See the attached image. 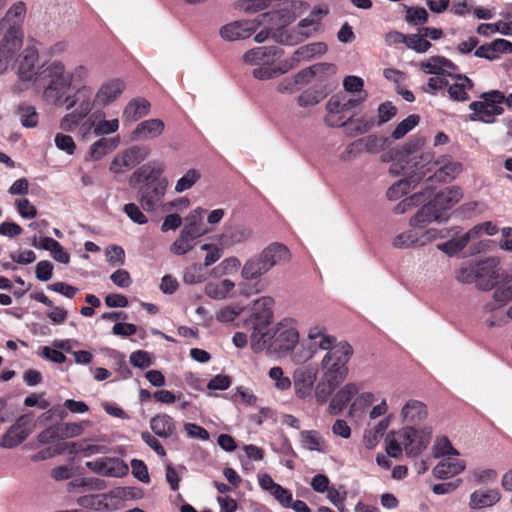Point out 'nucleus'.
Masks as SVG:
<instances>
[{"label":"nucleus","mask_w":512,"mask_h":512,"mask_svg":"<svg viewBox=\"0 0 512 512\" xmlns=\"http://www.w3.org/2000/svg\"><path fill=\"white\" fill-rule=\"evenodd\" d=\"M423 144L424 141L421 138L411 139L406 143L397 151L395 162L390 166L389 172L397 176L400 170L406 169L410 172L415 170L421 179L426 172L434 171L427 181L435 179L440 182H449L461 172V164L448 157L432 162V154L422 151Z\"/></svg>","instance_id":"obj_1"},{"label":"nucleus","mask_w":512,"mask_h":512,"mask_svg":"<svg viewBox=\"0 0 512 512\" xmlns=\"http://www.w3.org/2000/svg\"><path fill=\"white\" fill-rule=\"evenodd\" d=\"M291 252L287 246L280 242H273L266 246L261 252L249 257L241 268V277L246 281H257L251 289H242L241 293L247 297L265 290L261 284V278L276 266H282L290 262Z\"/></svg>","instance_id":"obj_2"},{"label":"nucleus","mask_w":512,"mask_h":512,"mask_svg":"<svg viewBox=\"0 0 512 512\" xmlns=\"http://www.w3.org/2000/svg\"><path fill=\"white\" fill-rule=\"evenodd\" d=\"M43 84V98L48 104L63 107L67 103L72 84V76L65 72L61 62H53L40 74Z\"/></svg>","instance_id":"obj_3"},{"label":"nucleus","mask_w":512,"mask_h":512,"mask_svg":"<svg viewBox=\"0 0 512 512\" xmlns=\"http://www.w3.org/2000/svg\"><path fill=\"white\" fill-rule=\"evenodd\" d=\"M458 187H448L438 192L432 200L423 205L410 220L413 227L422 226L432 221L446 220L444 213L457 204L462 198Z\"/></svg>","instance_id":"obj_4"},{"label":"nucleus","mask_w":512,"mask_h":512,"mask_svg":"<svg viewBox=\"0 0 512 512\" xmlns=\"http://www.w3.org/2000/svg\"><path fill=\"white\" fill-rule=\"evenodd\" d=\"M274 299L270 296H263L253 302L251 325V348L254 352H262L270 339L269 326L273 319L272 307Z\"/></svg>","instance_id":"obj_5"},{"label":"nucleus","mask_w":512,"mask_h":512,"mask_svg":"<svg viewBox=\"0 0 512 512\" xmlns=\"http://www.w3.org/2000/svg\"><path fill=\"white\" fill-rule=\"evenodd\" d=\"M353 353L351 345L341 342L328 351L322 359L323 377L342 383L348 375L347 363Z\"/></svg>","instance_id":"obj_6"},{"label":"nucleus","mask_w":512,"mask_h":512,"mask_svg":"<svg viewBox=\"0 0 512 512\" xmlns=\"http://www.w3.org/2000/svg\"><path fill=\"white\" fill-rule=\"evenodd\" d=\"M480 100L469 104V109L473 111L470 115L472 121H481L487 124L495 122V116L502 115L504 108V93L499 90H491L480 95Z\"/></svg>","instance_id":"obj_7"},{"label":"nucleus","mask_w":512,"mask_h":512,"mask_svg":"<svg viewBox=\"0 0 512 512\" xmlns=\"http://www.w3.org/2000/svg\"><path fill=\"white\" fill-rule=\"evenodd\" d=\"M299 341V333L292 319H284L279 322L270 333L269 342L264 350L284 354L292 351Z\"/></svg>","instance_id":"obj_8"},{"label":"nucleus","mask_w":512,"mask_h":512,"mask_svg":"<svg viewBox=\"0 0 512 512\" xmlns=\"http://www.w3.org/2000/svg\"><path fill=\"white\" fill-rule=\"evenodd\" d=\"M403 449L408 457H417L428 446L432 436L430 427L416 428L411 425H405L396 432Z\"/></svg>","instance_id":"obj_9"},{"label":"nucleus","mask_w":512,"mask_h":512,"mask_svg":"<svg viewBox=\"0 0 512 512\" xmlns=\"http://www.w3.org/2000/svg\"><path fill=\"white\" fill-rule=\"evenodd\" d=\"M150 149L145 146L133 145L118 152L112 159L109 170L115 175L124 174L145 161Z\"/></svg>","instance_id":"obj_10"},{"label":"nucleus","mask_w":512,"mask_h":512,"mask_svg":"<svg viewBox=\"0 0 512 512\" xmlns=\"http://www.w3.org/2000/svg\"><path fill=\"white\" fill-rule=\"evenodd\" d=\"M168 187V180L161 178L159 181L145 183L137 192V200L141 208L146 212L155 211L163 200Z\"/></svg>","instance_id":"obj_11"},{"label":"nucleus","mask_w":512,"mask_h":512,"mask_svg":"<svg viewBox=\"0 0 512 512\" xmlns=\"http://www.w3.org/2000/svg\"><path fill=\"white\" fill-rule=\"evenodd\" d=\"M23 44V31L21 26L12 24L0 41V73H2L21 49Z\"/></svg>","instance_id":"obj_12"},{"label":"nucleus","mask_w":512,"mask_h":512,"mask_svg":"<svg viewBox=\"0 0 512 512\" xmlns=\"http://www.w3.org/2000/svg\"><path fill=\"white\" fill-rule=\"evenodd\" d=\"M35 423L30 414L20 416L15 424L2 436L0 446L5 449H12L21 444L33 432Z\"/></svg>","instance_id":"obj_13"},{"label":"nucleus","mask_w":512,"mask_h":512,"mask_svg":"<svg viewBox=\"0 0 512 512\" xmlns=\"http://www.w3.org/2000/svg\"><path fill=\"white\" fill-rule=\"evenodd\" d=\"M497 265L494 258L476 262L475 285L478 289L489 291L497 285L500 277Z\"/></svg>","instance_id":"obj_14"},{"label":"nucleus","mask_w":512,"mask_h":512,"mask_svg":"<svg viewBox=\"0 0 512 512\" xmlns=\"http://www.w3.org/2000/svg\"><path fill=\"white\" fill-rule=\"evenodd\" d=\"M86 467L92 472L106 477H122L128 472V466L116 457H103L88 461Z\"/></svg>","instance_id":"obj_15"},{"label":"nucleus","mask_w":512,"mask_h":512,"mask_svg":"<svg viewBox=\"0 0 512 512\" xmlns=\"http://www.w3.org/2000/svg\"><path fill=\"white\" fill-rule=\"evenodd\" d=\"M325 14L326 12L322 11L321 9L311 11L307 17H305L298 23L296 28L290 30V37L292 39L288 42L298 43L311 37L313 32L318 30L321 17Z\"/></svg>","instance_id":"obj_16"},{"label":"nucleus","mask_w":512,"mask_h":512,"mask_svg":"<svg viewBox=\"0 0 512 512\" xmlns=\"http://www.w3.org/2000/svg\"><path fill=\"white\" fill-rule=\"evenodd\" d=\"M260 22L257 20H241L224 25L220 29V35L227 41H237L250 37L258 28Z\"/></svg>","instance_id":"obj_17"},{"label":"nucleus","mask_w":512,"mask_h":512,"mask_svg":"<svg viewBox=\"0 0 512 512\" xmlns=\"http://www.w3.org/2000/svg\"><path fill=\"white\" fill-rule=\"evenodd\" d=\"M317 378V370L312 367H299L293 373L294 391L297 397L304 399L310 396Z\"/></svg>","instance_id":"obj_18"},{"label":"nucleus","mask_w":512,"mask_h":512,"mask_svg":"<svg viewBox=\"0 0 512 512\" xmlns=\"http://www.w3.org/2000/svg\"><path fill=\"white\" fill-rule=\"evenodd\" d=\"M125 87V82L119 78L104 82L95 94L94 104L101 107L108 106L120 97Z\"/></svg>","instance_id":"obj_19"},{"label":"nucleus","mask_w":512,"mask_h":512,"mask_svg":"<svg viewBox=\"0 0 512 512\" xmlns=\"http://www.w3.org/2000/svg\"><path fill=\"white\" fill-rule=\"evenodd\" d=\"M282 55L276 46H261L248 50L243 55V61L249 65H272Z\"/></svg>","instance_id":"obj_20"},{"label":"nucleus","mask_w":512,"mask_h":512,"mask_svg":"<svg viewBox=\"0 0 512 512\" xmlns=\"http://www.w3.org/2000/svg\"><path fill=\"white\" fill-rule=\"evenodd\" d=\"M165 130V123L159 118H151L138 123L131 133L134 141H149L160 137Z\"/></svg>","instance_id":"obj_21"},{"label":"nucleus","mask_w":512,"mask_h":512,"mask_svg":"<svg viewBox=\"0 0 512 512\" xmlns=\"http://www.w3.org/2000/svg\"><path fill=\"white\" fill-rule=\"evenodd\" d=\"M165 170V165L159 161L148 162L137 168L130 176V185L138 184L142 181L145 183L151 181H159L160 176Z\"/></svg>","instance_id":"obj_22"},{"label":"nucleus","mask_w":512,"mask_h":512,"mask_svg":"<svg viewBox=\"0 0 512 512\" xmlns=\"http://www.w3.org/2000/svg\"><path fill=\"white\" fill-rule=\"evenodd\" d=\"M92 90L89 87L83 86L79 88L73 96L68 97V101L64 104L67 110L75 107V111L86 117L92 110L93 103Z\"/></svg>","instance_id":"obj_23"},{"label":"nucleus","mask_w":512,"mask_h":512,"mask_svg":"<svg viewBox=\"0 0 512 512\" xmlns=\"http://www.w3.org/2000/svg\"><path fill=\"white\" fill-rule=\"evenodd\" d=\"M360 389L361 386L356 383L350 382L345 384L332 397L329 404L330 414L335 415L340 413L351 399L358 394Z\"/></svg>","instance_id":"obj_24"},{"label":"nucleus","mask_w":512,"mask_h":512,"mask_svg":"<svg viewBox=\"0 0 512 512\" xmlns=\"http://www.w3.org/2000/svg\"><path fill=\"white\" fill-rule=\"evenodd\" d=\"M402 421L406 425L416 426L427 417V408L424 403L418 400H409L403 406L400 413Z\"/></svg>","instance_id":"obj_25"},{"label":"nucleus","mask_w":512,"mask_h":512,"mask_svg":"<svg viewBox=\"0 0 512 512\" xmlns=\"http://www.w3.org/2000/svg\"><path fill=\"white\" fill-rule=\"evenodd\" d=\"M448 75L455 80L448 88L449 98L453 101H467L469 99L468 91L474 86L472 80L463 74L448 73Z\"/></svg>","instance_id":"obj_26"},{"label":"nucleus","mask_w":512,"mask_h":512,"mask_svg":"<svg viewBox=\"0 0 512 512\" xmlns=\"http://www.w3.org/2000/svg\"><path fill=\"white\" fill-rule=\"evenodd\" d=\"M466 464L463 460L446 458L440 461L432 470V474L437 479H448L463 472Z\"/></svg>","instance_id":"obj_27"},{"label":"nucleus","mask_w":512,"mask_h":512,"mask_svg":"<svg viewBox=\"0 0 512 512\" xmlns=\"http://www.w3.org/2000/svg\"><path fill=\"white\" fill-rule=\"evenodd\" d=\"M150 111V102L145 98H134L125 106L122 114V120L126 123H132L146 116Z\"/></svg>","instance_id":"obj_28"},{"label":"nucleus","mask_w":512,"mask_h":512,"mask_svg":"<svg viewBox=\"0 0 512 512\" xmlns=\"http://www.w3.org/2000/svg\"><path fill=\"white\" fill-rule=\"evenodd\" d=\"M500 498L497 489L476 490L470 495L469 507L474 510L491 507L499 502Z\"/></svg>","instance_id":"obj_29"},{"label":"nucleus","mask_w":512,"mask_h":512,"mask_svg":"<svg viewBox=\"0 0 512 512\" xmlns=\"http://www.w3.org/2000/svg\"><path fill=\"white\" fill-rule=\"evenodd\" d=\"M401 172L408 174L409 177L401 179L388 189L387 196L390 200H396L401 195L407 194L411 189L415 188L416 184L420 181V176H418L415 170L410 172L404 169L400 170V173Z\"/></svg>","instance_id":"obj_30"},{"label":"nucleus","mask_w":512,"mask_h":512,"mask_svg":"<svg viewBox=\"0 0 512 512\" xmlns=\"http://www.w3.org/2000/svg\"><path fill=\"white\" fill-rule=\"evenodd\" d=\"M151 430L161 438L171 437L175 431L176 426L171 416L167 414H158L150 420Z\"/></svg>","instance_id":"obj_31"},{"label":"nucleus","mask_w":512,"mask_h":512,"mask_svg":"<svg viewBox=\"0 0 512 512\" xmlns=\"http://www.w3.org/2000/svg\"><path fill=\"white\" fill-rule=\"evenodd\" d=\"M235 283L229 279H223L217 282H208L205 285V294L214 300L226 299L229 293L234 289Z\"/></svg>","instance_id":"obj_32"},{"label":"nucleus","mask_w":512,"mask_h":512,"mask_svg":"<svg viewBox=\"0 0 512 512\" xmlns=\"http://www.w3.org/2000/svg\"><path fill=\"white\" fill-rule=\"evenodd\" d=\"M300 436H301V444H302L303 448H305L309 451H317L320 453L326 452L325 441L318 431H315V430L302 431Z\"/></svg>","instance_id":"obj_33"},{"label":"nucleus","mask_w":512,"mask_h":512,"mask_svg":"<svg viewBox=\"0 0 512 512\" xmlns=\"http://www.w3.org/2000/svg\"><path fill=\"white\" fill-rule=\"evenodd\" d=\"M36 61L37 54L35 51L26 49L18 69V74L21 80L30 81L33 79V76L35 75Z\"/></svg>","instance_id":"obj_34"},{"label":"nucleus","mask_w":512,"mask_h":512,"mask_svg":"<svg viewBox=\"0 0 512 512\" xmlns=\"http://www.w3.org/2000/svg\"><path fill=\"white\" fill-rule=\"evenodd\" d=\"M349 124L352 125V128H349L347 134L349 136H357L365 134L371 131L374 127L378 126L375 118L372 115L364 114L361 117L351 121Z\"/></svg>","instance_id":"obj_35"},{"label":"nucleus","mask_w":512,"mask_h":512,"mask_svg":"<svg viewBox=\"0 0 512 512\" xmlns=\"http://www.w3.org/2000/svg\"><path fill=\"white\" fill-rule=\"evenodd\" d=\"M388 425L389 420L382 419L373 428L365 430L363 440L368 449H372L378 444L379 439L384 435Z\"/></svg>","instance_id":"obj_36"},{"label":"nucleus","mask_w":512,"mask_h":512,"mask_svg":"<svg viewBox=\"0 0 512 512\" xmlns=\"http://www.w3.org/2000/svg\"><path fill=\"white\" fill-rule=\"evenodd\" d=\"M327 47L322 42L311 43L308 45H304L299 47L295 52V59L300 63L301 61H308L316 55H321L325 53Z\"/></svg>","instance_id":"obj_37"},{"label":"nucleus","mask_w":512,"mask_h":512,"mask_svg":"<svg viewBox=\"0 0 512 512\" xmlns=\"http://www.w3.org/2000/svg\"><path fill=\"white\" fill-rule=\"evenodd\" d=\"M432 454L434 458L458 456L459 452L453 447L452 443L446 436L437 437L432 446Z\"/></svg>","instance_id":"obj_38"},{"label":"nucleus","mask_w":512,"mask_h":512,"mask_svg":"<svg viewBox=\"0 0 512 512\" xmlns=\"http://www.w3.org/2000/svg\"><path fill=\"white\" fill-rule=\"evenodd\" d=\"M472 234L473 233L466 232L465 234H463L462 236H460L457 239H452L445 243L438 244L437 248L439 250L443 251L444 253L448 254L449 256H453V255L457 254L458 252L462 251L467 246L469 241L472 240L471 239Z\"/></svg>","instance_id":"obj_39"},{"label":"nucleus","mask_w":512,"mask_h":512,"mask_svg":"<svg viewBox=\"0 0 512 512\" xmlns=\"http://www.w3.org/2000/svg\"><path fill=\"white\" fill-rule=\"evenodd\" d=\"M339 384V382H332L331 379H325L322 377L315 388V398L317 403H326Z\"/></svg>","instance_id":"obj_40"},{"label":"nucleus","mask_w":512,"mask_h":512,"mask_svg":"<svg viewBox=\"0 0 512 512\" xmlns=\"http://www.w3.org/2000/svg\"><path fill=\"white\" fill-rule=\"evenodd\" d=\"M206 278L207 272L205 267L197 263L188 266L183 273V281L189 285L202 283Z\"/></svg>","instance_id":"obj_41"},{"label":"nucleus","mask_w":512,"mask_h":512,"mask_svg":"<svg viewBox=\"0 0 512 512\" xmlns=\"http://www.w3.org/2000/svg\"><path fill=\"white\" fill-rule=\"evenodd\" d=\"M65 445L70 448L72 453H82L84 457H90L95 454H104L108 451V448L104 445L87 444L85 442H73Z\"/></svg>","instance_id":"obj_42"},{"label":"nucleus","mask_w":512,"mask_h":512,"mask_svg":"<svg viewBox=\"0 0 512 512\" xmlns=\"http://www.w3.org/2000/svg\"><path fill=\"white\" fill-rule=\"evenodd\" d=\"M90 424L89 420H84L79 423H64L58 426L60 429V439L80 436Z\"/></svg>","instance_id":"obj_43"},{"label":"nucleus","mask_w":512,"mask_h":512,"mask_svg":"<svg viewBox=\"0 0 512 512\" xmlns=\"http://www.w3.org/2000/svg\"><path fill=\"white\" fill-rule=\"evenodd\" d=\"M385 142L386 139L378 135L371 134L359 139L356 143L362 144L366 152L376 154L384 149Z\"/></svg>","instance_id":"obj_44"},{"label":"nucleus","mask_w":512,"mask_h":512,"mask_svg":"<svg viewBox=\"0 0 512 512\" xmlns=\"http://www.w3.org/2000/svg\"><path fill=\"white\" fill-rule=\"evenodd\" d=\"M201 174L196 169L188 170L181 178H179L175 185V191L182 193L192 188L195 183L200 179Z\"/></svg>","instance_id":"obj_45"},{"label":"nucleus","mask_w":512,"mask_h":512,"mask_svg":"<svg viewBox=\"0 0 512 512\" xmlns=\"http://www.w3.org/2000/svg\"><path fill=\"white\" fill-rule=\"evenodd\" d=\"M419 123V116L412 114L406 119L402 120L393 130L391 136L393 139L398 140L403 138L409 131H411Z\"/></svg>","instance_id":"obj_46"},{"label":"nucleus","mask_w":512,"mask_h":512,"mask_svg":"<svg viewBox=\"0 0 512 512\" xmlns=\"http://www.w3.org/2000/svg\"><path fill=\"white\" fill-rule=\"evenodd\" d=\"M416 228L404 231L394 237L392 246L396 249H408L415 247Z\"/></svg>","instance_id":"obj_47"},{"label":"nucleus","mask_w":512,"mask_h":512,"mask_svg":"<svg viewBox=\"0 0 512 512\" xmlns=\"http://www.w3.org/2000/svg\"><path fill=\"white\" fill-rule=\"evenodd\" d=\"M406 46L417 53H424L430 49L431 43L426 40L423 33L419 31L418 34H411L407 36Z\"/></svg>","instance_id":"obj_48"},{"label":"nucleus","mask_w":512,"mask_h":512,"mask_svg":"<svg viewBox=\"0 0 512 512\" xmlns=\"http://www.w3.org/2000/svg\"><path fill=\"white\" fill-rule=\"evenodd\" d=\"M375 398L373 393L364 392L356 397L350 406L349 414L355 416L358 412H363L368 406L374 402Z\"/></svg>","instance_id":"obj_49"},{"label":"nucleus","mask_w":512,"mask_h":512,"mask_svg":"<svg viewBox=\"0 0 512 512\" xmlns=\"http://www.w3.org/2000/svg\"><path fill=\"white\" fill-rule=\"evenodd\" d=\"M269 377L274 382V386L277 390L285 391L291 387V380L289 377L284 376L283 369L279 366L272 367L269 370Z\"/></svg>","instance_id":"obj_50"},{"label":"nucleus","mask_w":512,"mask_h":512,"mask_svg":"<svg viewBox=\"0 0 512 512\" xmlns=\"http://www.w3.org/2000/svg\"><path fill=\"white\" fill-rule=\"evenodd\" d=\"M25 14L26 6L24 2H17L9 8L5 17L1 21V25H3L6 21H12L13 24L20 26V22H22L24 19Z\"/></svg>","instance_id":"obj_51"},{"label":"nucleus","mask_w":512,"mask_h":512,"mask_svg":"<svg viewBox=\"0 0 512 512\" xmlns=\"http://www.w3.org/2000/svg\"><path fill=\"white\" fill-rule=\"evenodd\" d=\"M397 114L396 107L392 104V102H384L378 106L377 109V125L381 126L392 118H394Z\"/></svg>","instance_id":"obj_52"},{"label":"nucleus","mask_w":512,"mask_h":512,"mask_svg":"<svg viewBox=\"0 0 512 512\" xmlns=\"http://www.w3.org/2000/svg\"><path fill=\"white\" fill-rule=\"evenodd\" d=\"M193 247V240L180 233L179 237L171 244L170 252L174 255H184Z\"/></svg>","instance_id":"obj_53"},{"label":"nucleus","mask_w":512,"mask_h":512,"mask_svg":"<svg viewBox=\"0 0 512 512\" xmlns=\"http://www.w3.org/2000/svg\"><path fill=\"white\" fill-rule=\"evenodd\" d=\"M21 124L26 128H34L38 123V114L31 106L20 107L18 110Z\"/></svg>","instance_id":"obj_54"},{"label":"nucleus","mask_w":512,"mask_h":512,"mask_svg":"<svg viewBox=\"0 0 512 512\" xmlns=\"http://www.w3.org/2000/svg\"><path fill=\"white\" fill-rule=\"evenodd\" d=\"M114 148L111 141L101 138L90 147V156L94 160H99Z\"/></svg>","instance_id":"obj_55"},{"label":"nucleus","mask_w":512,"mask_h":512,"mask_svg":"<svg viewBox=\"0 0 512 512\" xmlns=\"http://www.w3.org/2000/svg\"><path fill=\"white\" fill-rule=\"evenodd\" d=\"M272 0H242L238 3V8L245 13H256L267 9Z\"/></svg>","instance_id":"obj_56"},{"label":"nucleus","mask_w":512,"mask_h":512,"mask_svg":"<svg viewBox=\"0 0 512 512\" xmlns=\"http://www.w3.org/2000/svg\"><path fill=\"white\" fill-rule=\"evenodd\" d=\"M123 211L132 222L138 225H144L148 222L147 216L142 212L141 208L135 203L125 204L123 207Z\"/></svg>","instance_id":"obj_57"},{"label":"nucleus","mask_w":512,"mask_h":512,"mask_svg":"<svg viewBox=\"0 0 512 512\" xmlns=\"http://www.w3.org/2000/svg\"><path fill=\"white\" fill-rule=\"evenodd\" d=\"M443 57L441 56H432L428 60L420 63V68L424 73L434 74V75H443Z\"/></svg>","instance_id":"obj_58"},{"label":"nucleus","mask_w":512,"mask_h":512,"mask_svg":"<svg viewBox=\"0 0 512 512\" xmlns=\"http://www.w3.org/2000/svg\"><path fill=\"white\" fill-rule=\"evenodd\" d=\"M476 263L462 265L456 272V279L463 284L475 283Z\"/></svg>","instance_id":"obj_59"},{"label":"nucleus","mask_w":512,"mask_h":512,"mask_svg":"<svg viewBox=\"0 0 512 512\" xmlns=\"http://www.w3.org/2000/svg\"><path fill=\"white\" fill-rule=\"evenodd\" d=\"M55 146L67 155H73L76 150V144L73 138L63 133H57L54 138Z\"/></svg>","instance_id":"obj_60"},{"label":"nucleus","mask_w":512,"mask_h":512,"mask_svg":"<svg viewBox=\"0 0 512 512\" xmlns=\"http://www.w3.org/2000/svg\"><path fill=\"white\" fill-rule=\"evenodd\" d=\"M405 20L409 24L421 25L428 21V13L422 7H410L407 8Z\"/></svg>","instance_id":"obj_61"},{"label":"nucleus","mask_w":512,"mask_h":512,"mask_svg":"<svg viewBox=\"0 0 512 512\" xmlns=\"http://www.w3.org/2000/svg\"><path fill=\"white\" fill-rule=\"evenodd\" d=\"M424 201V193H415L400 201L394 208L395 213L404 214L412 207L421 204Z\"/></svg>","instance_id":"obj_62"},{"label":"nucleus","mask_w":512,"mask_h":512,"mask_svg":"<svg viewBox=\"0 0 512 512\" xmlns=\"http://www.w3.org/2000/svg\"><path fill=\"white\" fill-rule=\"evenodd\" d=\"M242 311L243 308L239 305H228L217 312L216 319L225 323L232 322Z\"/></svg>","instance_id":"obj_63"},{"label":"nucleus","mask_w":512,"mask_h":512,"mask_svg":"<svg viewBox=\"0 0 512 512\" xmlns=\"http://www.w3.org/2000/svg\"><path fill=\"white\" fill-rule=\"evenodd\" d=\"M85 117L76 112L67 113L60 121V128L66 132H72Z\"/></svg>","instance_id":"obj_64"}]
</instances>
